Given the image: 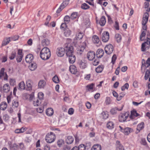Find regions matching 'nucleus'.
Listing matches in <instances>:
<instances>
[{"label":"nucleus","mask_w":150,"mask_h":150,"mask_svg":"<svg viewBox=\"0 0 150 150\" xmlns=\"http://www.w3.org/2000/svg\"><path fill=\"white\" fill-rule=\"evenodd\" d=\"M50 56V51L47 47H44L40 52V57L42 60H45L48 59Z\"/></svg>","instance_id":"nucleus-1"},{"label":"nucleus","mask_w":150,"mask_h":150,"mask_svg":"<svg viewBox=\"0 0 150 150\" xmlns=\"http://www.w3.org/2000/svg\"><path fill=\"white\" fill-rule=\"evenodd\" d=\"M55 138V134L52 132H50L46 135L45 139L47 143H50L54 142Z\"/></svg>","instance_id":"nucleus-2"},{"label":"nucleus","mask_w":150,"mask_h":150,"mask_svg":"<svg viewBox=\"0 0 150 150\" xmlns=\"http://www.w3.org/2000/svg\"><path fill=\"white\" fill-rule=\"evenodd\" d=\"M64 49L67 55H69L74 53L73 47L69 43L65 45Z\"/></svg>","instance_id":"nucleus-3"},{"label":"nucleus","mask_w":150,"mask_h":150,"mask_svg":"<svg viewBox=\"0 0 150 150\" xmlns=\"http://www.w3.org/2000/svg\"><path fill=\"white\" fill-rule=\"evenodd\" d=\"M114 47L111 44H108L106 45L105 47V53L108 54H110L113 52Z\"/></svg>","instance_id":"nucleus-4"},{"label":"nucleus","mask_w":150,"mask_h":150,"mask_svg":"<svg viewBox=\"0 0 150 150\" xmlns=\"http://www.w3.org/2000/svg\"><path fill=\"white\" fill-rule=\"evenodd\" d=\"M87 144H86V146L83 144H81L78 147L75 146L72 149V150H85L86 147H88V149L90 147V143H88V145H87Z\"/></svg>","instance_id":"nucleus-5"},{"label":"nucleus","mask_w":150,"mask_h":150,"mask_svg":"<svg viewBox=\"0 0 150 150\" xmlns=\"http://www.w3.org/2000/svg\"><path fill=\"white\" fill-rule=\"evenodd\" d=\"M129 115V113L127 112L123 113H121L119 117V121L121 122H125L128 117Z\"/></svg>","instance_id":"nucleus-6"},{"label":"nucleus","mask_w":150,"mask_h":150,"mask_svg":"<svg viewBox=\"0 0 150 150\" xmlns=\"http://www.w3.org/2000/svg\"><path fill=\"white\" fill-rule=\"evenodd\" d=\"M86 46V42L85 41L83 43V45L79 47L77 49V53L78 54L81 55L82 54Z\"/></svg>","instance_id":"nucleus-7"},{"label":"nucleus","mask_w":150,"mask_h":150,"mask_svg":"<svg viewBox=\"0 0 150 150\" xmlns=\"http://www.w3.org/2000/svg\"><path fill=\"white\" fill-rule=\"evenodd\" d=\"M64 48L63 47H59L57 49L56 54L59 57H62L64 54L65 52Z\"/></svg>","instance_id":"nucleus-8"},{"label":"nucleus","mask_w":150,"mask_h":150,"mask_svg":"<svg viewBox=\"0 0 150 150\" xmlns=\"http://www.w3.org/2000/svg\"><path fill=\"white\" fill-rule=\"evenodd\" d=\"M109 39V33L108 32H105L102 34V39L104 42H107Z\"/></svg>","instance_id":"nucleus-9"},{"label":"nucleus","mask_w":150,"mask_h":150,"mask_svg":"<svg viewBox=\"0 0 150 150\" xmlns=\"http://www.w3.org/2000/svg\"><path fill=\"white\" fill-rule=\"evenodd\" d=\"M8 147L10 150H18L19 146L16 143L12 144L11 142H8Z\"/></svg>","instance_id":"nucleus-10"},{"label":"nucleus","mask_w":150,"mask_h":150,"mask_svg":"<svg viewBox=\"0 0 150 150\" xmlns=\"http://www.w3.org/2000/svg\"><path fill=\"white\" fill-rule=\"evenodd\" d=\"M78 64L79 67L82 69H85L87 67V64L85 61L79 60L78 62Z\"/></svg>","instance_id":"nucleus-11"},{"label":"nucleus","mask_w":150,"mask_h":150,"mask_svg":"<svg viewBox=\"0 0 150 150\" xmlns=\"http://www.w3.org/2000/svg\"><path fill=\"white\" fill-rule=\"evenodd\" d=\"M95 57V54L93 51H90L88 52L87 54L88 59L89 60H92Z\"/></svg>","instance_id":"nucleus-12"},{"label":"nucleus","mask_w":150,"mask_h":150,"mask_svg":"<svg viewBox=\"0 0 150 150\" xmlns=\"http://www.w3.org/2000/svg\"><path fill=\"white\" fill-rule=\"evenodd\" d=\"M104 54L103 50L101 49H99L96 51V56L97 58H100L103 56Z\"/></svg>","instance_id":"nucleus-13"},{"label":"nucleus","mask_w":150,"mask_h":150,"mask_svg":"<svg viewBox=\"0 0 150 150\" xmlns=\"http://www.w3.org/2000/svg\"><path fill=\"white\" fill-rule=\"evenodd\" d=\"M69 57V62L70 64H73L75 61L76 57L74 53L70 54L69 55H67Z\"/></svg>","instance_id":"nucleus-14"},{"label":"nucleus","mask_w":150,"mask_h":150,"mask_svg":"<svg viewBox=\"0 0 150 150\" xmlns=\"http://www.w3.org/2000/svg\"><path fill=\"white\" fill-rule=\"evenodd\" d=\"M116 150H124V147L119 141H117L116 144Z\"/></svg>","instance_id":"nucleus-15"},{"label":"nucleus","mask_w":150,"mask_h":150,"mask_svg":"<svg viewBox=\"0 0 150 150\" xmlns=\"http://www.w3.org/2000/svg\"><path fill=\"white\" fill-rule=\"evenodd\" d=\"M69 70L73 74H76L77 72L76 67L74 65H71L69 67Z\"/></svg>","instance_id":"nucleus-16"},{"label":"nucleus","mask_w":150,"mask_h":150,"mask_svg":"<svg viewBox=\"0 0 150 150\" xmlns=\"http://www.w3.org/2000/svg\"><path fill=\"white\" fill-rule=\"evenodd\" d=\"M33 55L31 54H28L25 58V60L27 63H30L33 60Z\"/></svg>","instance_id":"nucleus-17"},{"label":"nucleus","mask_w":150,"mask_h":150,"mask_svg":"<svg viewBox=\"0 0 150 150\" xmlns=\"http://www.w3.org/2000/svg\"><path fill=\"white\" fill-rule=\"evenodd\" d=\"M139 115V114L135 110L133 109L131 111V115L130 116V118L131 119H133L134 117H137Z\"/></svg>","instance_id":"nucleus-18"},{"label":"nucleus","mask_w":150,"mask_h":150,"mask_svg":"<svg viewBox=\"0 0 150 150\" xmlns=\"http://www.w3.org/2000/svg\"><path fill=\"white\" fill-rule=\"evenodd\" d=\"M66 142L67 144H72L74 141V138L73 137L69 136L66 139Z\"/></svg>","instance_id":"nucleus-19"},{"label":"nucleus","mask_w":150,"mask_h":150,"mask_svg":"<svg viewBox=\"0 0 150 150\" xmlns=\"http://www.w3.org/2000/svg\"><path fill=\"white\" fill-rule=\"evenodd\" d=\"M4 92L5 93L8 92L10 89V87L8 84L6 83L4 84L3 87Z\"/></svg>","instance_id":"nucleus-20"},{"label":"nucleus","mask_w":150,"mask_h":150,"mask_svg":"<svg viewBox=\"0 0 150 150\" xmlns=\"http://www.w3.org/2000/svg\"><path fill=\"white\" fill-rule=\"evenodd\" d=\"M83 36V33L81 32H77L76 35V38L77 40H81Z\"/></svg>","instance_id":"nucleus-21"},{"label":"nucleus","mask_w":150,"mask_h":150,"mask_svg":"<svg viewBox=\"0 0 150 150\" xmlns=\"http://www.w3.org/2000/svg\"><path fill=\"white\" fill-rule=\"evenodd\" d=\"M106 22L105 17L104 16H102L101 18L99 23L101 26L105 25Z\"/></svg>","instance_id":"nucleus-22"},{"label":"nucleus","mask_w":150,"mask_h":150,"mask_svg":"<svg viewBox=\"0 0 150 150\" xmlns=\"http://www.w3.org/2000/svg\"><path fill=\"white\" fill-rule=\"evenodd\" d=\"M64 36L67 37H69L71 33V31L68 28H65L64 30Z\"/></svg>","instance_id":"nucleus-23"},{"label":"nucleus","mask_w":150,"mask_h":150,"mask_svg":"<svg viewBox=\"0 0 150 150\" xmlns=\"http://www.w3.org/2000/svg\"><path fill=\"white\" fill-rule=\"evenodd\" d=\"M45 81L43 80H40L38 84V87L39 88H43L46 85Z\"/></svg>","instance_id":"nucleus-24"},{"label":"nucleus","mask_w":150,"mask_h":150,"mask_svg":"<svg viewBox=\"0 0 150 150\" xmlns=\"http://www.w3.org/2000/svg\"><path fill=\"white\" fill-rule=\"evenodd\" d=\"M46 115L48 116L52 115L54 113L53 109L52 108H48L46 111Z\"/></svg>","instance_id":"nucleus-25"},{"label":"nucleus","mask_w":150,"mask_h":150,"mask_svg":"<svg viewBox=\"0 0 150 150\" xmlns=\"http://www.w3.org/2000/svg\"><path fill=\"white\" fill-rule=\"evenodd\" d=\"M115 40L117 42H120L122 40V37L121 35L118 33L116 34L115 35Z\"/></svg>","instance_id":"nucleus-26"},{"label":"nucleus","mask_w":150,"mask_h":150,"mask_svg":"<svg viewBox=\"0 0 150 150\" xmlns=\"http://www.w3.org/2000/svg\"><path fill=\"white\" fill-rule=\"evenodd\" d=\"M26 86L27 87V90L30 91L32 89V84L31 80H28L26 81Z\"/></svg>","instance_id":"nucleus-27"},{"label":"nucleus","mask_w":150,"mask_h":150,"mask_svg":"<svg viewBox=\"0 0 150 150\" xmlns=\"http://www.w3.org/2000/svg\"><path fill=\"white\" fill-rule=\"evenodd\" d=\"M41 43L42 45L44 46H47L50 44V41L48 39H43Z\"/></svg>","instance_id":"nucleus-28"},{"label":"nucleus","mask_w":150,"mask_h":150,"mask_svg":"<svg viewBox=\"0 0 150 150\" xmlns=\"http://www.w3.org/2000/svg\"><path fill=\"white\" fill-rule=\"evenodd\" d=\"M144 122H142L137 125V129L138 131V132H137V133L139 132L140 130H141L144 128Z\"/></svg>","instance_id":"nucleus-29"},{"label":"nucleus","mask_w":150,"mask_h":150,"mask_svg":"<svg viewBox=\"0 0 150 150\" xmlns=\"http://www.w3.org/2000/svg\"><path fill=\"white\" fill-rule=\"evenodd\" d=\"M7 105L6 102H3L1 103L0 105V109L1 110H5L7 108Z\"/></svg>","instance_id":"nucleus-30"},{"label":"nucleus","mask_w":150,"mask_h":150,"mask_svg":"<svg viewBox=\"0 0 150 150\" xmlns=\"http://www.w3.org/2000/svg\"><path fill=\"white\" fill-rule=\"evenodd\" d=\"M107 128L109 129H112L114 128V124L113 122L109 121L108 122L106 125Z\"/></svg>","instance_id":"nucleus-31"},{"label":"nucleus","mask_w":150,"mask_h":150,"mask_svg":"<svg viewBox=\"0 0 150 150\" xmlns=\"http://www.w3.org/2000/svg\"><path fill=\"white\" fill-rule=\"evenodd\" d=\"M148 39H147L146 41L143 43L141 47V51L143 52H144L146 51V44L149 45L148 43Z\"/></svg>","instance_id":"nucleus-32"},{"label":"nucleus","mask_w":150,"mask_h":150,"mask_svg":"<svg viewBox=\"0 0 150 150\" xmlns=\"http://www.w3.org/2000/svg\"><path fill=\"white\" fill-rule=\"evenodd\" d=\"M122 109V108L121 109H119L118 108H112L110 111L112 115H115V114L117 112V111H121Z\"/></svg>","instance_id":"nucleus-33"},{"label":"nucleus","mask_w":150,"mask_h":150,"mask_svg":"<svg viewBox=\"0 0 150 150\" xmlns=\"http://www.w3.org/2000/svg\"><path fill=\"white\" fill-rule=\"evenodd\" d=\"M92 40L94 43H98L100 41L98 37L96 35L93 36Z\"/></svg>","instance_id":"nucleus-34"},{"label":"nucleus","mask_w":150,"mask_h":150,"mask_svg":"<svg viewBox=\"0 0 150 150\" xmlns=\"http://www.w3.org/2000/svg\"><path fill=\"white\" fill-rule=\"evenodd\" d=\"M37 67V65L36 63H31L29 67V69L31 71L35 70Z\"/></svg>","instance_id":"nucleus-35"},{"label":"nucleus","mask_w":150,"mask_h":150,"mask_svg":"<svg viewBox=\"0 0 150 150\" xmlns=\"http://www.w3.org/2000/svg\"><path fill=\"white\" fill-rule=\"evenodd\" d=\"M132 130V129L131 128L126 127L122 131V132H123L125 135H128L130 133Z\"/></svg>","instance_id":"nucleus-36"},{"label":"nucleus","mask_w":150,"mask_h":150,"mask_svg":"<svg viewBox=\"0 0 150 150\" xmlns=\"http://www.w3.org/2000/svg\"><path fill=\"white\" fill-rule=\"evenodd\" d=\"M78 17V13L74 12L71 14L70 18L71 19L74 20L76 18Z\"/></svg>","instance_id":"nucleus-37"},{"label":"nucleus","mask_w":150,"mask_h":150,"mask_svg":"<svg viewBox=\"0 0 150 150\" xmlns=\"http://www.w3.org/2000/svg\"><path fill=\"white\" fill-rule=\"evenodd\" d=\"M104 68L103 66L101 65H99L95 69L96 72L97 73H101L103 70Z\"/></svg>","instance_id":"nucleus-38"},{"label":"nucleus","mask_w":150,"mask_h":150,"mask_svg":"<svg viewBox=\"0 0 150 150\" xmlns=\"http://www.w3.org/2000/svg\"><path fill=\"white\" fill-rule=\"evenodd\" d=\"M18 86L19 90L24 89L25 88V84L23 81H22L19 83Z\"/></svg>","instance_id":"nucleus-39"},{"label":"nucleus","mask_w":150,"mask_h":150,"mask_svg":"<svg viewBox=\"0 0 150 150\" xmlns=\"http://www.w3.org/2000/svg\"><path fill=\"white\" fill-rule=\"evenodd\" d=\"M10 41V38H7L6 40H4L2 42V46H5L8 44Z\"/></svg>","instance_id":"nucleus-40"},{"label":"nucleus","mask_w":150,"mask_h":150,"mask_svg":"<svg viewBox=\"0 0 150 150\" xmlns=\"http://www.w3.org/2000/svg\"><path fill=\"white\" fill-rule=\"evenodd\" d=\"M64 144V141L62 139H59L57 142V145L59 148L61 147Z\"/></svg>","instance_id":"nucleus-41"},{"label":"nucleus","mask_w":150,"mask_h":150,"mask_svg":"<svg viewBox=\"0 0 150 150\" xmlns=\"http://www.w3.org/2000/svg\"><path fill=\"white\" fill-rule=\"evenodd\" d=\"M90 8V6L84 3L81 4V8L83 9L87 10Z\"/></svg>","instance_id":"nucleus-42"},{"label":"nucleus","mask_w":150,"mask_h":150,"mask_svg":"<svg viewBox=\"0 0 150 150\" xmlns=\"http://www.w3.org/2000/svg\"><path fill=\"white\" fill-rule=\"evenodd\" d=\"M102 115H103V118L104 119H107L109 115L108 112L106 111H103L102 113Z\"/></svg>","instance_id":"nucleus-43"},{"label":"nucleus","mask_w":150,"mask_h":150,"mask_svg":"<svg viewBox=\"0 0 150 150\" xmlns=\"http://www.w3.org/2000/svg\"><path fill=\"white\" fill-rule=\"evenodd\" d=\"M16 56V52L15 51L12 52L11 54L9 56V58L11 60H13L14 59Z\"/></svg>","instance_id":"nucleus-44"},{"label":"nucleus","mask_w":150,"mask_h":150,"mask_svg":"<svg viewBox=\"0 0 150 150\" xmlns=\"http://www.w3.org/2000/svg\"><path fill=\"white\" fill-rule=\"evenodd\" d=\"M150 74V71L149 70L147 69L145 72L144 76V79L145 80H147L149 78Z\"/></svg>","instance_id":"nucleus-45"},{"label":"nucleus","mask_w":150,"mask_h":150,"mask_svg":"<svg viewBox=\"0 0 150 150\" xmlns=\"http://www.w3.org/2000/svg\"><path fill=\"white\" fill-rule=\"evenodd\" d=\"M41 103V101L40 100L37 99L36 100H35L33 102V104L34 106H38Z\"/></svg>","instance_id":"nucleus-46"},{"label":"nucleus","mask_w":150,"mask_h":150,"mask_svg":"<svg viewBox=\"0 0 150 150\" xmlns=\"http://www.w3.org/2000/svg\"><path fill=\"white\" fill-rule=\"evenodd\" d=\"M52 79L53 82L55 83H58L59 81V79L56 75L53 77Z\"/></svg>","instance_id":"nucleus-47"},{"label":"nucleus","mask_w":150,"mask_h":150,"mask_svg":"<svg viewBox=\"0 0 150 150\" xmlns=\"http://www.w3.org/2000/svg\"><path fill=\"white\" fill-rule=\"evenodd\" d=\"M112 100L110 97H107L106 98L105 103L106 105H109L111 102Z\"/></svg>","instance_id":"nucleus-48"},{"label":"nucleus","mask_w":150,"mask_h":150,"mask_svg":"<svg viewBox=\"0 0 150 150\" xmlns=\"http://www.w3.org/2000/svg\"><path fill=\"white\" fill-rule=\"evenodd\" d=\"M19 105V103L18 101L13 100L12 103V106L14 108H17L18 107Z\"/></svg>","instance_id":"nucleus-49"},{"label":"nucleus","mask_w":150,"mask_h":150,"mask_svg":"<svg viewBox=\"0 0 150 150\" xmlns=\"http://www.w3.org/2000/svg\"><path fill=\"white\" fill-rule=\"evenodd\" d=\"M70 17L69 16H65L64 18V21L66 23H68L70 21Z\"/></svg>","instance_id":"nucleus-50"},{"label":"nucleus","mask_w":150,"mask_h":150,"mask_svg":"<svg viewBox=\"0 0 150 150\" xmlns=\"http://www.w3.org/2000/svg\"><path fill=\"white\" fill-rule=\"evenodd\" d=\"M125 94L123 93H121L119 94V96H117V100L118 101H120L121 100L122 98L124 97Z\"/></svg>","instance_id":"nucleus-51"},{"label":"nucleus","mask_w":150,"mask_h":150,"mask_svg":"<svg viewBox=\"0 0 150 150\" xmlns=\"http://www.w3.org/2000/svg\"><path fill=\"white\" fill-rule=\"evenodd\" d=\"M70 1V0H64L61 4L64 6V7H65L69 4Z\"/></svg>","instance_id":"nucleus-52"},{"label":"nucleus","mask_w":150,"mask_h":150,"mask_svg":"<svg viewBox=\"0 0 150 150\" xmlns=\"http://www.w3.org/2000/svg\"><path fill=\"white\" fill-rule=\"evenodd\" d=\"M94 85L95 84L93 83H92L90 84L87 85L86 87L88 88V91H90L91 90L93 89V87Z\"/></svg>","instance_id":"nucleus-53"},{"label":"nucleus","mask_w":150,"mask_h":150,"mask_svg":"<svg viewBox=\"0 0 150 150\" xmlns=\"http://www.w3.org/2000/svg\"><path fill=\"white\" fill-rule=\"evenodd\" d=\"M129 87V84L128 83H126L123 86L121 87V90L122 91H124L125 89H128Z\"/></svg>","instance_id":"nucleus-54"},{"label":"nucleus","mask_w":150,"mask_h":150,"mask_svg":"<svg viewBox=\"0 0 150 150\" xmlns=\"http://www.w3.org/2000/svg\"><path fill=\"white\" fill-rule=\"evenodd\" d=\"M140 143L142 145H144L145 146L147 145V142L145 138H142Z\"/></svg>","instance_id":"nucleus-55"},{"label":"nucleus","mask_w":150,"mask_h":150,"mask_svg":"<svg viewBox=\"0 0 150 150\" xmlns=\"http://www.w3.org/2000/svg\"><path fill=\"white\" fill-rule=\"evenodd\" d=\"M146 35V31H142V33L140 35V40L143 41V40L142 39V38L143 37H144Z\"/></svg>","instance_id":"nucleus-56"},{"label":"nucleus","mask_w":150,"mask_h":150,"mask_svg":"<svg viewBox=\"0 0 150 150\" xmlns=\"http://www.w3.org/2000/svg\"><path fill=\"white\" fill-rule=\"evenodd\" d=\"M23 56H17L16 57V60L17 62H20L22 60Z\"/></svg>","instance_id":"nucleus-57"},{"label":"nucleus","mask_w":150,"mask_h":150,"mask_svg":"<svg viewBox=\"0 0 150 150\" xmlns=\"http://www.w3.org/2000/svg\"><path fill=\"white\" fill-rule=\"evenodd\" d=\"M67 23H63L61 25L60 28L61 29H63L64 30H65V28H67V25L66 24Z\"/></svg>","instance_id":"nucleus-58"},{"label":"nucleus","mask_w":150,"mask_h":150,"mask_svg":"<svg viewBox=\"0 0 150 150\" xmlns=\"http://www.w3.org/2000/svg\"><path fill=\"white\" fill-rule=\"evenodd\" d=\"M44 95L42 92L39 93L38 94V97L39 100L42 99L43 98Z\"/></svg>","instance_id":"nucleus-59"},{"label":"nucleus","mask_w":150,"mask_h":150,"mask_svg":"<svg viewBox=\"0 0 150 150\" xmlns=\"http://www.w3.org/2000/svg\"><path fill=\"white\" fill-rule=\"evenodd\" d=\"M95 149H97L98 150H101V147L100 145H99L98 144L94 145L93 146Z\"/></svg>","instance_id":"nucleus-60"},{"label":"nucleus","mask_w":150,"mask_h":150,"mask_svg":"<svg viewBox=\"0 0 150 150\" xmlns=\"http://www.w3.org/2000/svg\"><path fill=\"white\" fill-rule=\"evenodd\" d=\"M99 63V59H95L92 62L93 65L94 66L97 65Z\"/></svg>","instance_id":"nucleus-61"},{"label":"nucleus","mask_w":150,"mask_h":150,"mask_svg":"<svg viewBox=\"0 0 150 150\" xmlns=\"http://www.w3.org/2000/svg\"><path fill=\"white\" fill-rule=\"evenodd\" d=\"M19 36L18 35H15L13 37H11V39L12 40L16 41L18 39Z\"/></svg>","instance_id":"nucleus-62"},{"label":"nucleus","mask_w":150,"mask_h":150,"mask_svg":"<svg viewBox=\"0 0 150 150\" xmlns=\"http://www.w3.org/2000/svg\"><path fill=\"white\" fill-rule=\"evenodd\" d=\"M117 57L116 55L114 54L112 57V63L113 64H114L116 59Z\"/></svg>","instance_id":"nucleus-63"},{"label":"nucleus","mask_w":150,"mask_h":150,"mask_svg":"<svg viewBox=\"0 0 150 150\" xmlns=\"http://www.w3.org/2000/svg\"><path fill=\"white\" fill-rule=\"evenodd\" d=\"M3 120L5 121H7L9 120V117L8 115L7 114H5L4 115L3 117Z\"/></svg>","instance_id":"nucleus-64"}]
</instances>
